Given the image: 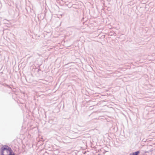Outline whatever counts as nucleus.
I'll return each instance as SVG.
<instances>
[{
    "label": "nucleus",
    "instance_id": "f257e3e1",
    "mask_svg": "<svg viewBox=\"0 0 155 155\" xmlns=\"http://www.w3.org/2000/svg\"><path fill=\"white\" fill-rule=\"evenodd\" d=\"M140 152V151H137L135 152L130 153V155H138Z\"/></svg>",
    "mask_w": 155,
    "mask_h": 155
}]
</instances>
